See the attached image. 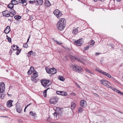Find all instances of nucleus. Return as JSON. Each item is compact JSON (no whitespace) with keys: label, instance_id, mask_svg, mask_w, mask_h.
I'll return each mask as SVG.
<instances>
[{"label":"nucleus","instance_id":"obj_1","mask_svg":"<svg viewBox=\"0 0 123 123\" xmlns=\"http://www.w3.org/2000/svg\"><path fill=\"white\" fill-rule=\"evenodd\" d=\"M66 24V20L64 18H61L57 23L56 27L58 30H62Z\"/></svg>","mask_w":123,"mask_h":123},{"label":"nucleus","instance_id":"obj_2","mask_svg":"<svg viewBox=\"0 0 123 123\" xmlns=\"http://www.w3.org/2000/svg\"><path fill=\"white\" fill-rule=\"evenodd\" d=\"M62 108L57 107L55 110V112L53 114V115L55 118H56L57 115L59 116H61L62 114Z\"/></svg>","mask_w":123,"mask_h":123},{"label":"nucleus","instance_id":"obj_3","mask_svg":"<svg viewBox=\"0 0 123 123\" xmlns=\"http://www.w3.org/2000/svg\"><path fill=\"white\" fill-rule=\"evenodd\" d=\"M53 13L56 17L58 18H60L62 14V12L58 9H56L55 10Z\"/></svg>","mask_w":123,"mask_h":123},{"label":"nucleus","instance_id":"obj_4","mask_svg":"<svg viewBox=\"0 0 123 123\" xmlns=\"http://www.w3.org/2000/svg\"><path fill=\"white\" fill-rule=\"evenodd\" d=\"M100 82L101 84L103 85L106 86L109 88L111 87L110 86L111 84L110 83L106 80H100Z\"/></svg>","mask_w":123,"mask_h":123},{"label":"nucleus","instance_id":"obj_5","mask_svg":"<svg viewBox=\"0 0 123 123\" xmlns=\"http://www.w3.org/2000/svg\"><path fill=\"white\" fill-rule=\"evenodd\" d=\"M41 82L43 86L44 87L46 86H49L50 84L49 80H42L41 81Z\"/></svg>","mask_w":123,"mask_h":123},{"label":"nucleus","instance_id":"obj_6","mask_svg":"<svg viewBox=\"0 0 123 123\" xmlns=\"http://www.w3.org/2000/svg\"><path fill=\"white\" fill-rule=\"evenodd\" d=\"M56 70L55 68H52L49 69H46L47 72L49 74H53L56 72Z\"/></svg>","mask_w":123,"mask_h":123},{"label":"nucleus","instance_id":"obj_7","mask_svg":"<svg viewBox=\"0 0 123 123\" xmlns=\"http://www.w3.org/2000/svg\"><path fill=\"white\" fill-rule=\"evenodd\" d=\"M5 88L4 83L3 82L0 83V93H2L4 91Z\"/></svg>","mask_w":123,"mask_h":123},{"label":"nucleus","instance_id":"obj_8","mask_svg":"<svg viewBox=\"0 0 123 123\" xmlns=\"http://www.w3.org/2000/svg\"><path fill=\"white\" fill-rule=\"evenodd\" d=\"M17 111L18 113H20L22 110V108L19 104L17 102L16 104Z\"/></svg>","mask_w":123,"mask_h":123},{"label":"nucleus","instance_id":"obj_9","mask_svg":"<svg viewBox=\"0 0 123 123\" xmlns=\"http://www.w3.org/2000/svg\"><path fill=\"white\" fill-rule=\"evenodd\" d=\"M57 102V99L56 98H52L49 100V102L50 104H56Z\"/></svg>","mask_w":123,"mask_h":123},{"label":"nucleus","instance_id":"obj_10","mask_svg":"<svg viewBox=\"0 0 123 123\" xmlns=\"http://www.w3.org/2000/svg\"><path fill=\"white\" fill-rule=\"evenodd\" d=\"M80 105L83 108H85L87 105L86 102L84 100H82L80 103Z\"/></svg>","mask_w":123,"mask_h":123},{"label":"nucleus","instance_id":"obj_11","mask_svg":"<svg viewBox=\"0 0 123 123\" xmlns=\"http://www.w3.org/2000/svg\"><path fill=\"white\" fill-rule=\"evenodd\" d=\"M83 39L82 38L79 39L77 41H75V43L76 44V45L78 46H80L82 45V43L81 40Z\"/></svg>","mask_w":123,"mask_h":123},{"label":"nucleus","instance_id":"obj_12","mask_svg":"<svg viewBox=\"0 0 123 123\" xmlns=\"http://www.w3.org/2000/svg\"><path fill=\"white\" fill-rule=\"evenodd\" d=\"M11 31L10 27L9 26H7L6 29L4 31V32L6 34H8Z\"/></svg>","mask_w":123,"mask_h":123},{"label":"nucleus","instance_id":"obj_13","mask_svg":"<svg viewBox=\"0 0 123 123\" xmlns=\"http://www.w3.org/2000/svg\"><path fill=\"white\" fill-rule=\"evenodd\" d=\"M19 3H22L24 6H25L27 4L26 0H18Z\"/></svg>","mask_w":123,"mask_h":123},{"label":"nucleus","instance_id":"obj_14","mask_svg":"<svg viewBox=\"0 0 123 123\" xmlns=\"http://www.w3.org/2000/svg\"><path fill=\"white\" fill-rule=\"evenodd\" d=\"M13 102V101L11 100L8 101L6 103V105L7 107H10L12 106V102Z\"/></svg>","mask_w":123,"mask_h":123},{"label":"nucleus","instance_id":"obj_15","mask_svg":"<svg viewBox=\"0 0 123 123\" xmlns=\"http://www.w3.org/2000/svg\"><path fill=\"white\" fill-rule=\"evenodd\" d=\"M35 70L34 69V68L32 67H31L30 70L28 71L27 73L28 75H30L32 73H33Z\"/></svg>","mask_w":123,"mask_h":123},{"label":"nucleus","instance_id":"obj_16","mask_svg":"<svg viewBox=\"0 0 123 123\" xmlns=\"http://www.w3.org/2000/svg\"><path fill=\"white\" fill-rule=\"evenodd\" d=\"M83 71V69L80 67H79L78 66L76 71L78 72L81 73Z\"/></svg>","mask_w":123,"mask_h":123},{"label":"nucleus","instance_id":"obj_17","mask_svg":"<svg viewBox=\"0 0 123 123\" xmlns=\"http://www.w3.org/2000/svg\"><path fill=\"white\" fill-rule=\"evenodd\" d=\"M37 74V73L35 70L34 71L32 74V75H33L32 76H33V77H34V78H36L38 76Z\"/></svg>","mask_w":123,"mask_h":123},{"label":"nucleus","instance_id":"obj_18","mask_svg":"<svg viewBox=\"0 0 123 123\" xmlns=\"http://www.w3.org/2000/svg\"><path fill=\"white\" fill-rule=\"evenodd\" d=\"M15 12L14 11V10H13V11H12V12H11L10 13V16L12 17L14 16V15L15 14Z\"/></svg>","mask_w":123,"mask_h":123},{"label":"nucleus","instance_id":"obj_19","mask_svg":"<svg viewBox=\"0 0 123 123\" xmlns=\"http://www.w3.org/2000/svg\"><path fill=\"white\" fill-rule=\"evenodd\" d=\"M36 1L38 3V5H42L43 3V0H36Z\"/></svg>","mask_w":123,"mask_h":123},{"label":"nucleus","instance_id":"obj_20","mask_svg":"<svg viewBox=\"0 0 123 123\" xmlns=\"http://www.w3.org/2000/svg\"><path fill=\"white\" fill-rule=\"evenodd\" d=\"M78 66L77 65H72V68L73 71H76Z\"/></svg>","mask_w":123,"mask_h":123},{"label":"nucleus","instance_id":"obj_21","mask_svg":"<svg viewBox=\"0 0 123 123\" xmlns=\"http://www.w3.org/2000/svg\"><path fill=\"white\" fill-rule=\"evenodd\" d=\"M102 74L107 76V77L109 78H110L111 77V76L110 74L104 71L103 72Z\"/></svg>","mask_w":123,"mask_h":123},{"label":"nucleus","instance_id":"obj_22","mask_svg":"<svg viewBox=\"0 0 123 123\" xmlns=\"http://www.w3.org/2000/svg\"><path fill=\"white\" fill-rule=\"evenodd\" d=\"M7 7L9 8H10L11 10H13V9H12L14 7V6L12 4L10 3L7 6Z\"/></svg>","mask_w":123,"mask_h":123},{"label":"nucleus","instance_id":"obj_23","mask_svg":"<svg viewBox=\"0 0 123 123\" xmlns=\"http://www.w3.org/2000/svg\"><path fill=\"white\" fill-rule=\"evenodd\" d=\"M45 5L47 6H49L51 5L50 2L49 1H46L45 2Z\"/></svg>","mask_w":123,"mask_h":123},{"label":"nucleus","instance_id":"obj_24","mask_svg":"<svg viewBox=\"0 0 123 123\" xmlns=\"http://www.w3.org/2000/svg\"><path fill=\"white\" fill-rule=\"evenodd\" d=\"M61 95L66 96L68 95V93L66 92L62 91Z\"/></svg>","mask_w":123,"mask_h":123},{"label":"nucleus","instance_id":"obj_25","mask_svg":"<svg viewBox=\"0 0 123 123\" xmlns=\"http://www.w3.org/2000/svg\"><path fill=\"white\" fill-rule=\"evenodd\" d=\"M36 78L33 77L32 76L31 78V80L34 83H36L37 82V80L35 79Z\"/></svg>","mask_w":123,"mask_h":123},{"label":"nucleus","instance_id":"obj_26","mask_svg":"<svg viewBox=\"0 0 123 123\" xmlns=\"http://www.w3.org/2000/svg\"><path fill=\"white\" fill-rule=\"evenodd\" d=\"M33 52L32 51H31L27 54V55L29 57L33 54Z\"/></svg>","mask_w":123,"mask_h":123},{"label":"nucleus","instance_id":"obj_27","mask_svg":"<svg viewBox=\"0 0 123 123\" xmlns=\"http://www.w3.org/2000/svg\"><path fill=\"white\" fill-rule=\"evenodd\" d=\"M14 18L16 20L20 19L21 17L19 15H16L14 17Z\"/></svg>","mask_w":123,"mask_h":123},{"label":"nucleus","instance_id":"obj_28","mask_svg":"<svg viewBox=\"0 0 123 123\" xmlns=\"http://www.w3.org/2000/svg\"><path fill=\"white\" fill-rule=\"evenodd\" d=\"M49 88H48L47 89H46L44 92L43 93V96H44V97H46L47 96V94H46V92L49 89Z\"/></svg>","mask_w":123,"mask_h":123},{"label":"nucleus","instance_id":"obj_29","mask_svg":"<svg viewBox=\"0 0 123 123\" xmlns=\"http://www.w3.org/2000/svg\"><path fill=\"white\" fill-rule=\"evenodd\" d=\"M83 111V108L82 107H79L78 109V112L79 113H81Z\"/></svg>","mask_w":123,"mask_h":123},{"label":"nucleus","instance_id":"obj_30","mask_svg":"<svg viewBox=\"0 0 123 123\" xmlns=\"http://www.w3.org/2000/svg\"><path fill=\"white\" fill-rule=\"evenodd\" d=\"M78 28V27L76 29L73 30L72 33L74 34H75L78 31V30L77 29Z\"/></svg>","mask_w":123,"mask_h":123},{"label":"nucleus","instance_id":"obj_31","mask_svg":"<svg viewBox=\"0 0 123 123\" xmlns=\"http://www.w3.org/2000/svg\"><path fill=\"white\" fill-rule=\"evenodd\" d=\"M76 104L74 103H73L71 105V108L72 109H74L75 108Z\"/></svg>","mask_w":123,"mask_h":123},{"label":"nucleus","instance_id":"obj_32","mask_svg":"<svg viewBox=\"0 0 123 123\" xmlns=\"http://www.w3.org/2000/svg\"><path fill=\"white\" fill-rule=\"evenodd\" d=\"M58 79L62 81H64L65 80V79L62 76H59L58 77Z\"/></svg>","mask_w":123,"mask_h":123},{"label":"nucleus","instance_id":"obj_33","mask_svg":"<svg viewBox=\"0 0 123 123\" xmlns=\"http://www.w3.org/2000/svg\"><path fill=\"white\" fill-rule=\"evenodd\" d=\"M6 39L8 40V41L11 43V39L7 35H6Z\"/></svg>","mask_w":123,"mask_h":123},{"label":"nucleus","instance_id":"obj_34","mask_svg":"<svg viewBox=\"0 0 123 123\" xmlns=\"http://www.w3.org/2000/svg\"><path fill=\"white\" fill-rule=\"evenodd\" d=\"M18 1H17L16 0H13V3H12V4H13L16 5L18 4Z\"/></svg>","mask_w":123,"mask_h":123},{"label":"nucleus","instance_id":"obj_35","mask_svg":"<svg viewBox=\"0 0 123 123\" xmlns=\"http://www.w3.org/2000/svg\"><path fill=\"white\" fill-rule=\"evenodd\" d=\"M23 46L25 48H27L28 46L27 43H26L24 44L23 45Z\"/></svg>","mask_w":123,"mask_h":123},{"label":"nucleus","instance_id":"obj_36","mask_svg":"<svg viewBox=\"0 0 123 123\" xmlns=\"http://www.w3.org/2000/svg\"><path fill=\"white\" fill-rule=\"evenodd\" d=\"M96 70L98 72L102 74L104 72L103 71V70H99L97 69H96Z\"/></svg>","mask_w":123,"mask_h":123},{"label":"nucleus","instance_id":"obj_37","mask_svg":"<svg viewBox=\"0 0 123 123\" xmlns=\"http://www.w3.org/2000/svg\"><path fill=\"white\" fill-rule=\"evenodd\" d=\"M21 51V49H17L16 53V55H18L19 54L20 52Z\"/></svg>","mask_w":123,"mask_h":123},{"label":"nucleus","instance_id":"obj_38","mask_svg":"<svg viewBox=\"0 0 123 123\" xmlns=\"http://www.w3.org/2000/svg\"><path fill=\"white\" fill-rule=\"evenodd\" d=\"M113 90H114L115 91H116L117 92L119 93V94H120V92H121L119 90L115 88H114V89H113Z\"/></svg>","mask_w":123,"mask_h":123},{"label":"nucleus","instance_id":"obj_39","mask_svg":"<svg viewBox=\"0 0 123 123\" xmlns=\"http://www.w3.org/2000/svg\"><path fill=\"white\" fill-rule=\"evenodd\" d=\"M62 91H57L56 92V93L58 95H61Z\"/></svg>","mask_w":123,"mask_h":123},{"label":"nucleus","instance_id":"obj_40","mask_svg":"<svg viewBox=\"0 0 123 123\" xmlns=\"http://www.w3.org/2000/svg\"><path fill=\"white\" fill-rule=\"evenodd\" d=\"M2 93H0V97L2 99H3L4 97V95L3 94H1Z\"/></svg>","mask_w":123,"mask_h":123},{"label":"nucleus","instance_id":"obj_41","mask_svg":"<svg viewBox=\"0 0 123 123\" xmlns=\"http://www.w3.org/2000/svg\"><path fill=\"white\" fill-rule=\"evenodd\" d=\"M31 103L30 104H29V105H27L25 107V108L24 109V111L25 112L26 111V109L29 106V105H31Z\"/></svg>","mask_w":123,"mask_h":123},{"label":"nucleus","instance_id":"obj_42","mask_svg":"<svg viewBox=\"0 0 123 123\" xmlns=\"http://www.w3.org/2000/svg\"><path fill=\"white\" fill-rule=\"evenodd\" d=\"M16 47L15 48H12L14 50H16L18 49H17L19 48V47L18 46L16 45Z\"/></svg>","mask_w":123,"mask_h":123},{"label":"nucleus","instance_id":"obj_43","mask_svg":"<svg viewBox=\"0 0 123 123\" xmlns=\"http://www.w3.org/2000/svg\"><path fill=\"white\" fill-rule=\"evenodd\" d=\"M70 95H73L74 96H75L76 95V94L74 92H72L70 94Z\"/></svg>","mask_w":123,"mask_h":123},{"label":"nucleus","instance_id":"obj_44","mask_svg":"<svg viewBox=\"0 0 123 123\" xmlns=\"http://www.w3.org/2000/svg\"><path fill=\"white\" fill-rule=\"evenodd\" d=\"M78 60L79 62H81V63H82V64H83L84 63V62L83 61H82V60L81 59H78Z\"/></svg>","mask_w":123,"mask_h":123},{"label":"nucleus","instance_id":"obj_45","mask_svg":"<svg viewBox=\"0 0 123 123\" xmlns=\"http://www.w3.org/2000/svg\"><path fill=\"white\" fill-rule=\"evenodd\" d=\"M30 115H32V116H34L35 114L32 111H31L30 113Z\"/></svg>","mask_w":123,"mask_h":123},{"label":"nucleus","instance_id":"obj_46","mask_svg":"<svg viewBox=\"0 0 123 123\" xmlns=\"http://www.w3.org/2000/svg\"><path fill=\"white\" fill-rule=\"evenodd\" d=\"M86 71H87V72H88L91 74H92V72L91 71H90L89 70H88L87 69H86Z\"/></svg>","mask_w":123,"mask_h":123},{"label":"nucleus","instance_id":"obj_47","mask_svg":"<svg viewBox=\"0 0 123 123\" xmlns=\"http://www.w3.org/2000/svg\"><path fill=\"white\" fill-rule=\"evenodd\" d=\"M10 16V14H5V16H6L7 17H8Z\"/></svg>","mask_w":123,"mask_h":123},{"label":"nucleus","instance_id":"obj_48","mask_svg":"<svg viewBox=\"0 0 123 123\" xmlns=\"http://www.w3.org/2000/svg\"><path fill=\"white\" fill-rule=\"evenodd\" d=\"M89 46H87L85 48V50H88L89 49Z\"/></svg>","mask_w":123,"mask_h":123},{"label":"nucleus","instance_id":"obj_49","mask_svg":"<svg viewBox=\"0 0 123 123\" xmlns=\"http://www.w3.org/2000/svg\"><path fill=\"white\" fill-rule=\"evenodd\" d=\"M94 44L93 43H90V44H89V47H92L94 45Z\"/></svg>","mask_w":123,"mask_h":123},{"label":"nucleus","instance_id":"obj_50","mask_svg":"<svg viewBox=\"0 0 123 123\" xmlns=\"http://www.w3.org/2000/svg\"><path fill=\"white\" fill-rule=\"evenodd\" d=\"M29 2L31 3H33L35 2V1H30Z\"/></svg>","mask_w":123,"mask_h":123},{"label":"nucleus","instance_id":"obj_51","mask_svg":"<svg viewBox=\"0 0 123 123\" xmlns=\"http://www.w3.org/2000/svg\"><path fill=\"white\" fill-rule=\"evenodd\" d=\"M91 43H93L94 44L95 42L94 41L92 40H91Z\"/></svg>","mask_w":123,"mask_h":123},{"label":"nucleus","instance_id":"obj_52","mask_svg":"<svg viewBox=\"0 0 123 123\" xmlns=\"http://www.w3.org/2000/svg\"><path fill=\"white\" fill-rule=\"evenodd\" d=\"M6 11H4L2 12L3 15L4 16H5V12Z\"/></svg>","mask_w":123,"mask_h":123},{"label":"nucleus","instance_id":"obj_53","mask_svg":"<svg viewBox=\"0 0 123 123\" xmlns=\"http://www.w3.org/2000/svg\"><path fill=\"white\" fill-rule=\"evenodd\" d=\"M16 45H13V46H12V48H12H15L16 47Z\"/></svg>","mask_w":123,"mask_h":123},{"label":"nucleus","instance_id":"obj_54","mask_svg":"<svg viewBox=\"0 0 123 123\" xmlns=\"http://www.w3.org/2000/svg\"><path fill=\"white\" fill-rule=\"evenodd\" d=\"M3 107L2 106H0V110H4V109H3Z\"/></svg>","mask_w":123,"mask_h":123},{"label":"nucleus","instance_id":"obj_55","mask_svg":"<svg viewBox=\"0 0 123 123\" xmlns=\"http://www.w3.org/2000/svg\"><path fill=\"white\" fill-rule=\"evenodd\" d=\"M76 85H77V86L78 88H80V86H79V85H78L77 84H76Z\"/></svg>","mask_w":123,"mask_h":123},{"label":"nucleus","instance_id":"obj_56","mask_svg":"<svg viewBox=\"0 0 123 123\" xmlns=\"http://www.w3.org/2000/svg\"><path fill=\"white\" fill-rule=\"evenodd\" d=\"M100 54V53H96L95 55H99Z\"/></svg>","mask_w":123,"mask_h":123},{"label":"nucleus","instance_id":"obj_57","mask_svg":"<svg viewBox=\"0 0 123 123\" xmlns=\"http://www.w3.org/2000/svg\"><path fill=\"white\" fill-rule=\"evenodd\" d=\"M10 52H11V53H12V49H10Z\"/></svg>","mask_w":123,"mask_h":123},{"label":"nucleus","instance_id":"obj_58","mask_svg":"<svg viewBox=\"0 0 123 123\" xmlns=\"http://www.w3.org/2000/svg\"><path fill=\"white\" fill-rule=\"evenodd\" d=\"M30 18L32 20L33 19V18L32 16H31L30 17Z\"/></svg>","mask_w":123,"mask_h":123},{"label":"nucleus","instance_id":"obj_59","mask_svg":"<svg viewBox=\"0 0 123 123\" xmlns=\"http://www.w3.org/2000/svg\"><path fill=\"white\" fill-rule=\"evenodd\" d=\"M29 38L28 39H27V42H26V43H28V41H29Z\"/></svg>","mask_w":123,"mask_h":123},{"label":"nucleus","instance_id":"obj_60","mask_svg":"<svg viewBox=\"0 0 123 123\" xmlns=\"http://www.w3.org/2000/svg\"><path fill=\"white\" fill-rule=\"evenodd\" d=\"M55 42L57 43V44H59V42L58 41H55Z\"/></svg>","mask_w":123,"mask_h":123},{"label":"nucleus","instance_id":"obj_61","mask_svg":"<svg viewBox=\"0 0 123 123\" xmlns=\"http://www.w3.org/2000/svg\"><path fill=\"white\" fill-rule=\"evenodd\" d=\"M120 94H121L123 96V93L121 92H120Z\"/></svg>","mask_w":123,"mask_h":123},{"label":"nucleus","instance_id":"obj_62","mask_svg":"<svg viewBox=\"0 0 123 123\" xmlns=\"http://www.w3.org/2000/svg\"><path fill=\"white\" fill-rule=\"evenodd\" d=\"M13 0H12L11 1V3H13Z\"/></svg>","mask_w":123,"mask_h":123},{"label":"nucleus","instance_id":"obj_63","mask_svg":"<svg viewBox=\"0 0 123 123\" xmlns=\"http://www.w3.org/2000/svg\"><path fill=\"white\" fill-rule=\"evenodd\" d=\"M95 2H96L97 1V0H93Z\"/></svg>","mask_w":123,"mask_h":123},{"label":"nucleus","instance_id":"obj_64","mask_svg":"<svg viewBox=\"0 0 123 123\" xmlns=\"http://www.w3.org/2000/svg\"><path fill=\"white\" fill-rule=\"evenodd\" d=\"M117 1H120L121 0H116Z\"/></svg>","mask_w":123,"mask_h":123}]
</instances>
